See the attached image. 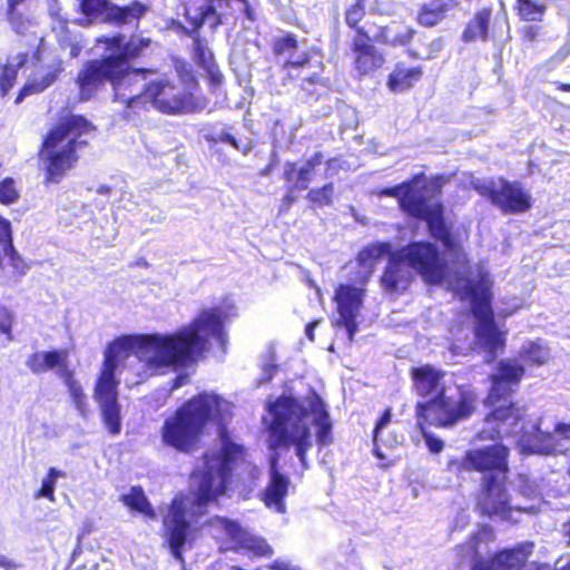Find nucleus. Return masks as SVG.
I'll return each mask as SVG.
<instances>
[{
	"label": "nucleus",
	"mask_w": 570,
	"mask_h": 570,
	"mask_svg": "<svg viewBox=\"0 0 570 570\" xmlns=\"http://www.w3.org/2000/svg\"><path fill=\"white\" fill-rule=\"evenodd\" d=\"M235 311L234 304L226 301L219 306L204 308L190 324L174 333L124 335L112 341L104 352V362L94 390V399L109 433L116 435L121 430L119 380L116 377L120 365L135 356L147 370L163 373L196 361L213 342L225 352L224 321L235 316Z\"/></svg>",
	"instance_id": "f257e3e1"
},
{
	"label": "nucleus",
	"mask_w": 570,
	"mask_h": 570,
	"mask_svg": "<svg viewBox=\"0 0 570 570\" xmlns=\"http://www.w3.org/2000/svg\"><path fill=\"white\" fill-rule=\"evenodd\" d=\"M268 444L274 453L269 458V482L263 493L267 508L278 513L285 512L284 499L287 495L289 480L277 469V449L293 448L304 469L307 468L306 453L313 446L309 425L315 428L316 442L320 445L332 443V421L326 404L314 392L303 399L282 395L268 404Z\"/></svg>",
	"instance_id": "f03ea898"
},
{
	"label": "nucleus",
	"mask_w": 570,
	"mask_h": 570,
	"mask_svg": "<svg viewBox=\"0 0 570 570\" xmlns=\"http://www.w3.org/2000/svg\"><path fill=\"white\" fill-rule=\"evenodd\" d=\"M220 448L205 454L203 468L190 478V491L178 494L164 517V530L173 557L183 562L181 548L194 517L202 515L207 504L225 493L234 464L243 458V448L235 443L227 431L219 430Z\"/></svg>",
	"instance_id": "7ed1b4c3"
},
{
	"label": "nucleus",
	"mask_w": 570,
	"mask_h": 570,
	"mask_svg": "<svg viewBox=\"0 0 570 570\" xmlns=\"http://www.w3.org/2000/svg\"><path fill=\"white\" fill-rule=\"evenodd\" d=\"M524 374V367L517 360H502L492 374V386L485 400L494 410L484 419L482 429L478 432L480 441L502 439L504 436H518L517 444L522 453L551 454L562 452L558 448L554 435L544 433L539 425H533L531 431H525L520 423L523 410L512 403L505 405L507 396L519 384Z\"/></svg>",
	"instance_id": "20e7f679"
},
{
	"label": "nucleus",
	"mask_w": 570,
	"mask_h": 570,
	"mask_svg": "<svg viewBox=\"0 0 570 570\" xmlns=\"http://www.w3.org/2000/svg\"><path fill=\"white\" fill-rule=\"evenodd\" d=\"M443 374L424 365L412 370L416 393L429 397L425 403H417L416 416L439 428L453 426L472 415L476 407L478 396L473 390L456 387L453 391L441 385Z\"/></svg>",
	"instance_id": "39448f33"
},
{
	"label": "nucleus",
	"mask_w": 570,
	"mask_h": 570,
	"mask_svg": "<svg viewBox=\"0 0 570 570\" xmlns=\"http://www.w3.org/2000/svg\"><path fill=\"white\" fill-rule=\"evenodd\" d=\"M508 449L494 444L481 449L469 450L460 460H451L448 468L452 472L465 471L487 472L483 490L478 505L481 512L502 520H512L513 508L509 505V495L504 489Z\"/></svg>",
	"instance_id": "423d86ee"
},
{
	"label": "nucleus",
	"mask_w": 570,
	"mask_h": 570,
	"mask_svg": "<svg viewBox=\"0 0 570 570\" xmlns=\"http://www.w3.org/2000/svg\"><path fill=\"white\" fill-rule=\"evenodd\" d=\"M441 190L439 178L416 175L410 181L380 190V196L395 197L406 214L423 218L431 235L442 242L446 248L452 247L451 233L443 220V206L432 198Z\"/></svg>",
	"instance_id": "0eeeda50"
},
{
	"label": "nucleus",
	"mask_w": 570,
	"mask_h": 570,
	"mask_svg": "<svg viewBox=\"0 0 570 570\" xmlns=\"http://www.w3.org/2000/svg\"><path fill=\"white\" fill-rule=\"evenodd\" d=\"M228 409L229 403L217 395L199 394L165 420L160 432L163 443L188 452L204 424L210 419L223 420Z\"/></svg>",
	"instance_id": "6e6552de"
},
{
	"label": "nucleus",
	"mask_w": 570,
	"mask_h": 570,
	"mask_svg": "<svg viewBox=\"0 0 570 570\" xmlns=\"http://www.w3.org/2000/svg\"><path fill=\"white\" fill-rule=\"evenodd\" d=\"M92 129L81 116H70L53 127L46 137L40 151V160L46 170V181L59 183L77 161V149L83 141L80 135Z\"/></svg>",
	"instance_id": "1a4fd4ad"
},
{
	"label": "nucleus",
	"mask_w": 570,
	"mask_h": 570,
	"mask_svg": "<svg viewBox=\"0 0 570 570\" xmlns=\"http://www.w3.org/2000/svg\"><path fill=\"white\" fill-rule=\"evenodd\" d=\"M176 73L180 83L174 81V76L155 70L149 73L151 78L141 83L145 90L146 105L169 115L193 112L203 106L193 95L191 88L196 85L191 70L185 65H176Z\"/></svg>",
	"instance_id": "9d476101"
},
{
	"label": "nucleus",
	"mask_w": 570,
	"mask_h": 570,
	"mask_svg": "<svg viewBox=\"0 0 570 570\" xmlns=\"http://www.w3.org/2000/svg\"><path fill=\"white\" fill-rule=\"evenodd\" d=\"M478 271L476 278L469 279L462 287V295L471 301L472 313L476 320L475 338L489 354V361H491L495 352L504 346L505 337L504 333L498 330L493 320L490 275L482 268Z\"/></svg>",
	"instance_id": "9b49d317"
},
{
	"label": "nucleus",
	"mask_w": 570,
	"mask_h": 570,
	"mask_svg": "<svg viewBox=\"0 0 570 570\" xmlns=\"http://www.w3.org/2000/svg\"><path fill=\"white\" fill-rule=\"evenodd\" d=\"M471 187L503 214H521L531 208L532 198L518 181L504 178H473Z\"/></svg>",
	"instance_id": "f8f14e48"
},
{
	"label": "nucleus",
	"mask_w": 570,
	"mask_h": 570,
	"mask_svg": "<svg viewBox=\"0 0 570 570\" xmlns=\"http://www.w3.org/2000/svg\"><path fill=\"white\" fill-rule=\"evenodd\" d=\"M399 257L415 271L424 282L439 284L445 277L446 264L438 248L429 242H414L399 249Z\"/></svg>",
	"instance_id": "ddd939ff"
},
{
	"label": "nucleus",
	"mask_w": 570,
	"mask_h": 570,
	"mask_svg": "<svg viewBox=\"0 0 570 570\" xmlns=\"http://www.w3.org/2000/svg\"><path fill=\"white\" fill-rule=\"evenodd\" d=\"M208 527L212 535L225 541L228 549L247 550L258 557L273 554V549L265 539L253 535L233 520L215 517L209 521Z\"/></svg>",
	"instance_id": "4468645a"
},
{
	"label": "nucleus",
	"mask_w": 570,
	"mask_h": 570,
	"mask_svg": "<svg viewBox=\"0 0 570 570\" xmlns=\"http://www.w3.org/2000/svg\"><path fill=\"white\" fill-rule=\"evenodd\" d=\"M117 66L111 83L115 90V100L126 105L127 109L136 112L137 109L146 108L145 90L141 83L149 81L154 69H128L125 65Z\"/></svg>",
	"instance_id": "2eb2a0df"
},
{
	"label": "nucleus",
	"mask_w": 570,
	"mask_h": 570,
	"mask_svg": "<svg viewBox=\"0 0 570 570\" xmlns=\"http://www.w3.org/2000/svg\"><path fill=\"white\" fill-rule=\"evenodd\" d=\"M322 168L323 178L332 177L341 168V160L332 158L323 164V155L316 153L299 168L293 163H287L284 167V177L287 184H292V189L305 190L316 179Z\"/></svg>",
	"instance_id": "dca6fc26"
},
{
	"label": "nucleus",
	"mask_w": 570,
	"mask_h": 570,
	"mask_svg": "<svg viewBox=\"0 0 570 570\" xmlns=\"http://www.w3.org/2000/svg\"><path fill=\"white\" fill-rule=\"evenodd\" d=\"M117 66L105 52L104 59L91 60L83 65L77 77L80 99H91L116 72Z\"/></svg>",
	"instance_id": "f3484780"
},
{
	"label": "nucleus",
	"mask_w": 570,
	"mask_h": 570,
	"mask_svg": "<svg viewBox=\"0 0 570 570\" xmlns=\"http://www.w3.org/2000/svg\"><path fill=\"white\" fill-rule=\"evenodd\" d=\"M363 291L352 285H340L334 299L337 304L338 320L336 325L344 327L347 340L353 342L357 332L356 317L363 304Z\"/></svg>",
	"instance_id": "a211bd4d"
},
{
	"label": "nucleus",
	"mask_w": 570,
	"mask_h": 570,
	"mask_svg": "<svg viewBox=\"0 0 570 570\" xmlns=\"http://www.w3.org/2000/svg\"><path fill=\"white\" fill-rule=\"evenodd\" d=\"M98 42L105 45V52L114 63L126 65L128 59L138 57L144 49L148 48L151 40L134 36L125 42V37L119 35L111 38H101Z\"/></svg>",
	"instance_id": "6ab92c4d"
},
{
	"label": "nucleus",
	"mask_w": 570,
	"mask_h": 570,
	"mask_svg": "<svg viewBox=\"0 0 570 570\" xmlns=\"http://www.w3.org/2000/svg\"><path fill=\"white\" fill-rule=\"evenodd\" d=\"M370 36L357 29V36L353 40L354 67L360 75H367L381 68L384 63L383 56L370 43Z\"/></svg>",
	"instance_id": "aec40b11"
},
{
	"label": "nucleus",
	"mask_w": 570,
	"mask_h": 570,
	"mask_svg": "<svg viewBox=\"0 0 570 570\" xmlns=\"http://www.w3.org/2000/svg\"><path fill=\"white\" fill-rule=\"evenodd\" d=\"M49 12L52 18V32L62 50L69 49L70 58L79 56L83 48L81 36L69 29V21L60 14L57 0H49Z\"/></svg>",
	"instance_id": "412c9836"
},
{
	"label": "nucleus",
	"mask_w": 570,
	"mask_h": 570,
	"mask_svg": "<svg viewBox=\"0 0 570 570\" xmlns=\"http://www.w3.org/2000/svg\"><path fill=\"white\" fill-rule=\"evenodd\" d=\"M68 352L66 350L41 351L32 353L26 361L27 367L33 374H43L55 370L61 377L68 371Z\"/></svg>",
	"instance_id": "4be33fe9"
},
{
	"label": "nucleus",
	"mask_w": 570,
	"mask_h": 570,
	"mask_svg": "<svg viewBox=\"0 0 570 570\" xmlns=\"http://www.w3.org/2000/svg\"><path fill=\"white\" fill-rule=\"evenodd\" d=\"M406 259L399 257V250L393 253L381 279L384 288L393 292L405 289L412 277Z\"/></svg>",
	"instance_id": "5701e85b"
},
{
	"label": "nucleus",
	"mask_w": 570,
	"mask_h": 570,
	"mask_svg": "<svg viewBox=\"0 0 570 570\" xmlns=\"http://www.w3.org/2000/svg\"><path fill=\"white\" fill-rule=\"evenodd\" d=\"M285 67L291 76H293L294 70H297L295 76L308 83H317L323 70V63L317 55L292 56Z\"/></svg>",
	"instance_id": "b1692460"
},
{
	"label": "nucleus",
	"mask_w": 570,
	"mask_h": 570,
	"mask_svg": "<svg viewBox=\"0 0 570 570\" xmlns=\"http://www.w3.org/2000/svg\"><path fill=\"white\" fill-rule=\"evenodd\" d=\"M61 71L60 63L52 67H42L38 69L27 81L20 90L16 102H21L27 96L43 91L55 82L58 73Z\"/></svg>",
	"instance_id": "393cba45"
},
{
	"label": "nucleus",
	"mask_w": 570,
	"mask_h": 570,
	"mask_svg": "<svg viewBox=\"0 0 570 570\" xmlns=\"http://www.w3.org/2000/svg\"><path fill=\"white\" fill-rule=\"evenodd\" d=\"M391 245L389 243H376L365 247L357 255L356 263L360 267L357 281L364 283L368 279L377 261L384 255L390 254Z\"/></svg>",
	"instance_id": "a878e982"
},
{
	"label": "nucleus",
	"mask_w": 570,
	"mask_h": 570,
	"mask_svg": "<svg viewBox=\"0 0 570 570\" xmlns=\"http://www.w3.org/2000/svg\"><path fill=\"white\" fill-rule=\"evenodd\" d=\"M147 6L139 1H132L122 7L110 3L106 11V22L117 26L135 23L147 12Z\"/></svg>",
	"instance_id": "bb28decb"
},
{
	"label": "nucleus",
	"mask_w": 570,
	"mask_h": 570,
	"mask_svg": "<svg viewBox=\"0 0 570 570\" xmlns=\"http://www.w3.org/2000/svg\"><path fill=\"white\" fill-rule=\"evenodd\" d=\"M194 58L197 65L200 66L207 72L212 86H219L223 80V75L217 69L214 60V55L212 50L208 48L207 42L205 40L195 38Z\"/></svg>",
	"instance_id": "cd10ccee"
},
{
	"label": "nucleus",
	"mask_w": 570,
	"mask_h": 570,
	"mask_svg": "<svg viewBox=\"0 0 570 570\" xmlns=\"http://www.w3.org/2000/svg\"><path fill=\"white\" fill-rule=\"evenodd\" d=\"M456 6V0H432L421 8L417 20L424 27H433L442 21L446 13Z\"/></svg>",
	"instance_id": "c85d7f7f"
},
{
	"label": "nucleus",
	"mask_w": 570,
	"mask_h": 570,
	"mask_svg": "<svg viewBox=\"0 0 570 570\" xmlns=\"http://www.w3.org/2000/svg\"><path fill=\"white\" fill-rule=\"evenodd\" d=\"M78 7L82 18L75 19L72 22L79 26H88L96 21L106 22L107 7H110L108 0H78Z\"/></svg>",
	"instance_id": "c756f323"
},
{
	"label": "nucleus",
	"mask_w": 570,
	"mask_h": 570,
	"mask_svg": "<svg viewBox=\"0 0 570 570\" xmlns=\"http://www.w3.org/2000/svg\"><path fill=\"white\" fill-rule=\"evenodd\" d=\"M421 77L422 69L420 67L406 68L399 65L390 75L387 86L394 92H402L411 88Z\"/></svg>",
	"instance_id": "7c9ffc66"
},
{
	"label": "nucleus",
	"mask_w": 570,
	"mask_h": 570,
	"mask_svg": "<svg viewBox=\"0 0 570 570\" xmlns=\"http://www.w3.org/2000/svg\"><path fill=\"white\" fill-rule=\"evenodd\" d=\"M120 501L131 511L140 513L149 520L157 518L155 509L140 487L130 488L127 493L121 495Z\"/></svg>",
	"instance_id": "2f4dec72"
},
{
	"label": "nucleus",
	"mask_w": 570,
	"mask_h": 570,
	"mask_svg": "<svg viewBox=\"0 0 570 570\" xmlns=\"http://www.w3.org/2000/svg\"><path fill=\"white\" fill-rule=\"evenodd\" d=\"M525 544H529L531 548H530V551L525 554L524 559L522 561L518 562V564H515V566L513 564L515 562V560L514 559L510 560L509 563L504 564L503 570H570V558L558 559L554 563L553 569L549 568L548 566H541V564H537V563H527V560L533 550V543H531V542H523V543L519 544L517 548L510 549V550H504L503 552H511L514 554L517 551L521 550V548Z\"/></svg>",
	"instance_id": "473e14b6"
},
{
	"label": "nucleus",
	"mask_w": 570,
	"mask_h": 570,
	"mask_svg": "<svg viewBox=\"0 0 570 570\" xmlns=\"http://www.w3.org/2000/svg\"><path fill=\"white\" fill-rule=\"evenodd\" d=\"M520 360L528 365H543L550 358V351L541 341H528L519 351Z\"/></svg>",
	"instance_id": "72a5a7b5"
},
{
	"label": "nucleus",
	"mask_w": 570,
	"mask_h": 570,
	"mask_svg": "<svg viewBox=\"0 0 570 570\" xmlns=\"http://www.w3.org/2000/svg\"><path fill=\"white\" fill-rule=\"evenodd\" d=\"M27 53H17L8 58L0 72V91L6 96L13 87L18 70L27 62Z\"/></svg>",
	"instance_id": "f704fd0d"
},
{
	"label": "nucleus",
	"mask_w": 570,
	"mask_h": 570,
	"mask_svg": "<svg viewBox=\"0 0 570 570\" xmlns=\"http://www.w3.org/2000/svg\"><path fill=\"white\" fill-rule=\"evenodd\" d=\"M490 16V10L483 9L479 11L473 20L466 26L462 36L463 40L465 42H471L476 39L485 40L488 36Z\"/></svg>",
	"instance_id": "c9c22d12"
},
{
	"label": "nucleus",
	"mask_w": 570,
	"mask_h": 570,
	"mask_svg": "<svg viewBox=\"0 0 570 570\" xmlns=\"http://www.w3.org/2000/svg\"><path fill=\"white\" fill-rule=\"evenodd\" d=\"M530 548L531 547L529 544H525L514 554L511 552H500L489 563H475L472 570H503L504 564L509 563L512 559L515 560L513 563L515 566L524 559L525 554L530 551Z\"/></svg>",
	"instance_id": "e433bc0d"
},
{
	"label": "nucleus",
	"mask_w": 570,
	"mask_h": 570,
	"mask_svg": "<svg viewBox=\"0 0 570 570\" xmlns=\"http://www.w3.org/2000/svg\"><path fill=\"white\" fill-rule=\"evenodd\" d=\"M61 379H63V381L68 387L70 397H71L76 409L82 416H86L89 411L88 400H87L86 394L82 391L80 383L72 377V373L69 370L67 371L66 374H63L61 376Z\"/></svg>",
	"instance_id": "4c0bfd02"
},
{
	"label": "nucleus",
	"mask_w": 570,
	"mask_h": 570,
	"mask_svg": "<svg viewBox=\"0 0 570 570\" xmlns=\"http://www.w3.org/2000/svg\"><path fill=\"white\" fill-rule=\"evenodd\" d=\"M518 14L525 21H541L547 7L543 2L535 0H517Z\"/></svg>",
	"instance_id": "58836bf2"
},
{
	"label": "nucleus",
	"mask_w": 570,
	"mask_h": 570,
	"mask_svg": "<svg viewBox=\"0 0 570 570\" xmlns=\"http://www.w3.org/2000/svg\"><path fill=\"white\" fill-rule=\"evenodd\" d=\"M66 473L56 468H50L47 476L42 480L41 488L37 492L36 498H46L51 502L55 501V489L59 478H65Z\"/></svg>",
	"instance_id": "ea45409f"
},
{
	"label": "nucleus",
	"mask_w": 570,
	"mask_h": 570,
	"mask_svg": "<svg viewBox=\"0 0 570 570\" xmlns=\"http://www.w3.org/2000/svg\"><path fill=\"white\" fill-rule=\"evenodd\" d=\"M333 195L334 185L330 183L321 188L311 189L307 194V199L317 207H324L332 203Z\"/></svg>",
	"instance_id": "a19ab883"
},
{
	"label": "nucleus",
	"mask_w": 570,
	"mask_h": 570,
	"mask_svg": "<svg viewBox=\"0 0 570 570\" xmlns=\"http://www.w3.org/2000/svg\"><path fill=\"white\" fill-rule=\"evenodd\" d=\"M20 197V193L12 178L0 180V203L3 205L14 204Z\"/></svg>",
	"instance_id": "79ce46f5"
},
{
	"label": "nucleus",
	"mask_w": 570,
	"mask_h": 570,
	"mask_svg": "<svg viewBox=\"0 0 570 570\" xmlns=\"http://www.w3.org/2000/svg\"><path fill=\"white\" fill-rule=\"evenodd\" d=\"M26 0H7V19L17 33H22L24 30V21L22 14L18 11V6Z\"/></svg>",
	"instance_id": "37998d69"
},
{
	"label": "nucleus",
	"mask_w": 570,
	"mask_h": 570,
	"mask_svg": "<svg viewBox=\"0 0 570 570\" xmlns=\"http://www.w3.org/2000/svg\"><path fill=\"white\" fill-rule=\"evenodd\" d=\"M425 424H430V423L426 422L424 419H422V424H421L420 417L417 416V426L421 430L425 445L428 446V449L431 453L438 454V453L442 452V450L444 448V442L440 438H436L432 433L428 432L425 429Z\"/></svg>",
	"instance_id": "c03bdc74"
},
{
	"label": "nucleus",
	"mask_w": 570,
	"mask_h": 570,
	"mask_svg": "<svg viewBox=\"0 0 570 570\" xmlns=\"http://www.w3.org/2000/svg\"><path fill=\"white\" fill-rule=\"evenodd\" d=\"M365 2L366 0H357L347 11H346V23L355 28L357 23L362 20L365 14Z\"/></svg>",
	"instance_id": "a18cd8bd"
},
{
	"label": "nucleus",
	"mask_w": 570,
	"mask_h": 570,
	"mask_svg": "<svg viewBox=\"0 0 570 570\" xmlns=\"http://www.w3.org/2000/svg\"><path fill=\"white\" fill-rule=\"evenodd\" d=\"M13 320V312L8 307L0 305V333L6 335L9 341L12 340Z\"/></svg>",
	"instance_id": "49530a36"
},
{
	"label": "nucleus",
	"mask_w": 570,
	"mask_h": 570,
	"mask_svg": "<svg viewBox=\"0 0 570 570\" xmlns=\"http://www.w3.org/2000/svg\"><path fill=\"white\" fill-rule=\"evenodd\" d=\"M0 245L9 246V248L12 249L11 223L2 216H0Z\"/></svg>",
	"instance_id": "de8ad7c7"
},
{
	"label": "nucleus",
	"mask_w": 570,
	"mask_h": 570,
	"mask_svg": "<svg viewBox=\"0 0 570 570\" xmlns=\"http://www.w3.org/2000/svg\"><path fill=\"white\" fill-rule=\"evenodd\" d=\"M1 247H2L4 255L9 257L11 266L20 275L24 274L27 267H26L23 261L21 259V257L19 256V254L17 253V250L14 249V247L12 246V249H10L9 246L8 247L1 246Z\"/></svg>",
	"instance_id": "09e8293b"
},
{
	"label": "nucleus",
	"mask_w": 570,
	"mask_h": 570,
	"mask_svg": "<svg viewBox=\"0 0 570 570\" xmlns=\"http://www.w3.org/2000/svg\"><path fill=\"white\" fill-rule=\"evenodd\" d=\"M215 141L225 142L232 145L235 149L240 150L244 155H246L250 150L249 145L240 146L236 138L228 131H222L217 134V137L214 138Z\"/></svg>",
	"instance_id": "8fccbe9b"
},
{
	"label": "nucleus",
	"mask_w": 570,
	"mask_h": 570,
	"mask_svg": "<svg viewBox=\"0 0 570 570\" xmlns=\"http://www.w3.org/2000/svg\"><path fill=\"white\" fill-rule=\"evenodd\" d=\"M392 419L391 410L387 409L381 416L380 421L376 423V426L374 429V442L376 443L380 439V434L383 428H385Z\"/></svg>",
	"instance_id": "3c124183"
},
{
	"label": "nucleus",
	"mask_w": 570,
	"mask_h": 570,
	"mask_svg": "<svg viewBox=\"0 0 570 570\" xmlns=\"http://www.w3.org/2000/svg\"><path fill=\"white\" fill-rule=\"evenodd\" d=\"M272 570H301L296 564L287 559H276L269 567Z\"/></svg>",
	"instance_id": "603ef678"
},
{
	"label": "nucleus",
	"mask_w": 570,
	"mask_h": 570,
	"mask_svg": "<svg viewBox=\"0 0 570 570\" xmlns=\"http://www.w3.org/2000/svg\"><path fill=\"white\" fill-rule=\"evenodd\" d=\"M295 47L296 40L292 36H286L277 42L276 50L278 52H285L286 50H291Z\"/></svg>",
	"instance_id": "864d4df0"
},
{
	"label": "nucleus",
	"mask_w": 570,
	"mask_h": 570,
	"mask_svg": "<svg viewBox=\"0 0 570 570\" xmlns=\"http://www.w3.org/2000/svg\"><path fill=\"white\" fill-rule=\"evenodd\" d=\"M19 567L20 563L14 559L0 554V568L4 570H17Z\"/></svg>",
	"instance_id": "5fc2aeb1"
},
{
	"label": "nucleus",
	"mask_w": 570,
	"mask_h": 570,
	"mask_svg": "<svg viewBox=\"0 0 570 570\" xmlns=\"http://www.w3.org/2000/svg\"><path fill=\"white\" fill-rule=\"evenodd\" d=\"M276 365L274 364H265L263 366V377L259 379V383H266L268 381L272 380V377L274 376L275 372H276Z\"/></svg>",
	"instance_id": "6e6d98bb"
},
{
	"label": "nucleus",
	"mask_w": 570,
	"mask_h": 570,
	"mask_svg": "<svg viewBox=\"0 0 570 570\" xmlns=\"http://www.w3.org/2000/svg\"><path fill=\"white\" fill-rule=\"evenodd\" d=\"M521 493L529 498H535L539 494V491L534 483L525 482L521 488Z\"/></svg>",
	"instance_id": "4d7b16f0"
},
{
	"label": "nucleus",
	"mask_w": 570,
	"mask_h": 570,
	"mask_svg": "<svg viewBox=\"0 0 570 570\" xmlns=\"http://www.w3.org/2000/svg\"><path fill=\"white\" fill-rule=\"evenodd\" d=\"M554 432L563 439L570 440V424L558 423L554 428Z\"/></svg>",
	"instance_id": "13d9d810"
},
{
	"label": "nucleus",
	"mask_w": 570,
	"mask_h": 570,
	"mask_svg": "<svg viewBox=\"0 0 570 570\" xmlns=\"http://www.w3.org/2000/svg\"><path fill=\"white\" fill-rule=\"evenodd\" d=\"M570 55V40L567 41L556 55L558 61L564 60Z\"/></svg>",
	"instance_id": "bf43d9fd"
},
{
	"label": "nucleus",
	"mask_w": 570,
	"mask_h": 570,
	"mask_svg": "<svg viewBox=\"0 0 570 570\" xmlns=\"http://www.w3.org/2000/svg\"><path fill=\"white\" fill-rule=\"evenodd\" d=\"M539 31H540L539 27H537V26H529V27L524 28V37L528 40L533 41L538 37Z\"/></svg>",
	"instance_id": "052dcab7"
},
{
	"label": "nucleus",
	"mask_w": 570,
	"mask_h": 570,
	"mask_svg": "<svg viewBox=\"0 0 570 570\" xmlns=\"http://www.w3.org/2000/svg\"><path fill=\"white\" fill-rule=\"evenodd\" d=\"M188 382V376L186 374H179L173 382L171 390L179 389Z\"/></svg>",
	"instance_id": "680f3d73"
},
{
	"label": "nucleus",
	"mask_w": 570,
	"mask_h": 570,
	"mask_svg": "<svg viewBox=\"0 0 570 570\" xmlns=\"http://www.w3.org/2000/svg\"><path fill=\"white\" fill-rule=\"evenodd\" d=\"M412 37H413V32L407 30L404 35L397 36L393 40V43L405 45V43H407L412 39Z\"/></svg>",
	"instance_id": "e2e57ef3"
},
{
	"label": "nucleus",
	"mask_w": 570,
	"mask_h": 570,
	"mask_svg": "<svg viewBox=\"0 0 570 570\" xmlns=\"http://www.w3.org/2000/svg\"><path fill=\"white\" fill-rule=\"evenodd\" d=\"M317 325H318L317 321H314V322H312V323L306 325L305 334H306V336L308 337L309 341H314V331H315Z\"/></svg>",
	"instance_id": "0e129e2a"
},
{
	"label": "nucleus",
	"mask_w": 570,
	"mask_h": 570,
	"mask_svg": "<svg viewBox=\"0 0 570 570\" xmlns=\"http://www.w3.org/2000/svg\"><path fill=\"white\" fill-rule=\"evenodd\" d=\"M288 190H287V194L285 196V200L287 204H292L295 202V197L293 196V193L296 190V189H292V184H288Z\"/></svg>",
	"instance_id": "69168bd1"
},
{
	"label": "nucleus",
	"mask_w": 570,
	"mask_h": 570,
	"mask_svg": "<svg viewBox=\"0 0 570 570\" xmlns=\"http://www.w3.org/2000/svg\"><path fill=\"white\" fill-rule=\"evenodd\" d=\"M97 193L101 194V195H107L110 193V187L106 186V185H101L98 187Z\"/></svg>",
	"instance_id": "338daca9"
},
{
	"label": "nucleus",
	"mask_w": 570,
	"mask_h": 570,
	"mask_svg": "<svg viewBox=\"0 0 570 570\" xmlns=\"http://www.w3.org/2000/svg\"><path fill=\"white\" fill-rule=\"evenodd\" d=\"M563 534L568 538V544H570V522L563 525Z\"/></svg>",
	"instance_id": "774afa93"
}]
</instances>
